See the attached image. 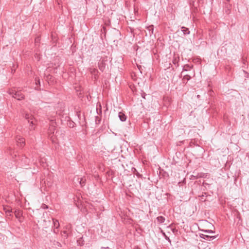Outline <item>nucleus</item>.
Masks as SVG:
<instances>
[{"label":"nucleus","instance_id":"nucleus-29","mask_svg":"<svg viewBox=\"0 0 249 249\" xmlns=\"http://www.w3.org/2000/svg\"><path fill=\"white\" fill-rule=\"evenodd\" d=\"M102 112V111H101V109L100 110V113H101Z\"/></svg>","mask_w":249,"mask_h":249},{"label":"nucleus","instance_id":"nucleus-7","mask_svg":"<svg viewBox=\"0 0 249 249\" xmlns=\"http://www.w3.org/2000/svg\"><path fill=\"white\" fill-rule=\"evenodd\" d=\"M14 213L16 218H19V219L20 218V217L22 215V212L21 210H16L14 212Z\"/></svg>","mask_w":249,"mask_h":249},{"label":"nucleus","instance_id":"nucleus-3","mask_svg":"<svg viewBox=\"0 0 249 249\" xmlns=\"http://www.w3.org/2000/svg\"><path fill=\"white\" fill-rule=\"evenodd\" d=\"M25 119L28 120L29 123H30V129H34L35 128L34 127V117L29 114H26L25 116Z\"/></svg>","mask_w":249,"mask_h":249},{"label":"nucleus","instance_id":"nucleus-14","mask_svg":"<svg viewBox=\"0 0 249 249\" xmlns=\"http://www.w3.org/2000/svg\"><path fill=\"white\" fill-rule=\"evenodd\" d=\"M4 210L5 212V213L8 215L9 214V215H11V213L12 212V209H10V208H4Z\"/></svg>","mask_w":249,"mask_h":249},{"label":"nucleus","instance_id":"nucleus-12","mask_svg":"<svg viewBox=\"0 0 249 249\" xmlns=\"http://www.w3.org/2000/svg\"><path fill=\"white\" fill-rule=\"evenodd\" d=\"M77 243L78 245L79 246H82L84 245V240H83V237H81L79 238L78 239H77Z\"/></svg>","mask_w":249,"mask_h":249},{"label":"nucleus","instance_id":"nucleus-27","mask_svg":"<svg viewBox=\"0 0 249 249\" xmlns=\"http://www.w3.org/2000/svg\"><path fill=\"white\" fill-rule=\"evenodd\" d=\"M41 182L42 184H43V182H44L45 183V180H43V179H42Z\"/></svg>","mask_w":249,"mask_h":249},{"label":"nucleus","instance_id":"nucleus-13","mask_svg":"<svg viewBox=\"0 0 249 249\" xmlns=\"http://www.w3.org/2000/svg\"><path fill=\"white\" fill-rule=\"evenodd\" d=\"M158 222L159 223H162L165 221V218L162 216H160L157 217Z\"/></svg>","mask_w":249,"mask_h":249},{"label":"nucleus","instance_id":"nucleus-1","mask_svg":"<svg viewBox=\"0 0 249 249\" xmlns=\"http://www.w3.org/2000/svg\"><path fill=\"white\" fill-rule=\"evenodd\" d=\"M7 92L12 97L18 100H21L24 98V96L19 91H16L13 89H10L8 90Z\"/></svg>","mask_w":249,"mask_h":249},{"label":"nucleus","instance_id":"nucleus-19","mask_svg":"<svg viewBox=\"0 0 249 249\" xmlns=\"http://www.w3.org/2000/svg\"><path fill=\"white\" fill-rule=\"evenodd\" d=\"M101 122V118L99 116H96L95 117V123L96 124H99Z\"/></svg>","mask_w":249,"mask_h":249},{"label":"nucleus","instance_id":"nucleus-17","mask_svg":"<svg viewBox=\"0 0 249 249\" xmlns=\"http://www.w3.org/2000/svg\"><path fill=\"white\" fill-rule=\"evenodd\" d=\"M80 178L79 177H74V178H73V181L74 182V183L75 184H77V183H79V181H80Z\"/></svg>","mask_w":249,"mask_h":249},{"label":"nucleus","instance_id":"nucleus-8","mask_svg":"<svg viewBox=\"0 0 249 249\" xmlns=\"http://www.w3.org/2000/svg\"><path fill=\"white\" fill-rule=\"evenodd\" d=\"M118 116L120 118V120L122 122L125 121L126 119V116L124 113L121 112H119L118 114Z\"/></svg>","mask_w":249,"mask_h":249},{"label":"nucleus","instance_id":"nucleus-31","mask_svg":"<svg viewBox=\"0 0 249 249\" xmlns=\"http://www.w3.org/2000/svg\"><path fill=\"white\" fill-rule=\"evenodd\" d=\"M199 95H197V98H199Z\"/></svg>","mask_w":249,"mask_h":249},{"label":"nucleus","instance_id":"nucleus-22","mask_svg":"<svg viewBox=\"0 0 249 249\" xmlns=\"http://www.w3.org/2000/svg\"><path fill=\"white\" fill-rule=\"evenodd\" d=\"M191 67L189 66V65H186L184 66L183 67V71H188V70H190L191 69Z\"/></svg>","mask_w":249,"mask_h":249},{"label":"nucleus","instance_id":"nucleus-25","mask_svg":"<svg viewBox=\"0 0 249 249\" xmlns=\"http://www.w3.org/2000/svg\"><path fill=\"white\" fill-rule=\"evenodd\" d=\"M36 85H37L38 84H40V80H39V79H38L37 80H36Z\"/></svg>","mask_w":249,"mask_h":249},{"label":"nucleus","instance_id":"nucleus-18","mask_svg":"<svg viewBox=\"0 0 249 249\" xmlns=\"http://www.w3.org/2000/svg\"><path fill=\"white\" fill-rule=\"evenodd\" d=\"M90 72L92 74L96 75L98 72V70L95 68L91 69L90 70Z\"/></svg>","mask_w":249,"mask_h":249},{"label":"nucleus","instance_id":"nucleus-4","mask_svg":"<svg viewBox=\"0 0 249 249\" xmlns=\"http://www.w3.org/2000/svg\"><path fill=\"white\" fill-rule=\"evenodd\" d=\"M51 220L52 221L53 226V232L57 233L58 232V228L59 227V223L57 220H55L53 218L51 217Z\"/></svg>","mask_w":249,"mask_h":249},{"label":"nucleus","instance_id":"nucleus-24","mask_svg":"<svg viewBox=\"0 0 249 249\" xmlns=\"http://www.w3.org/2000/svg\"><path fill=\"white\" fill-rule=\"evenodd\" d=\"M146 95V94L144 92H143L142 94V97L143 98H145V96Z\"/></svg>","mask_w":249,"mask_h":249},{"label":"nucleus","instance_id":"nucleus-2","mask_svg":"<svg viewBox=\"0 0 249 249\" xmlns=\"http://www.w3.org/2000/svg\"><path fill=\"white\" fill-rule=\"evenodd\" d=\"M107 57H102L98 62L99 69L102 72L105 70L106 67L107 65Z\"/></svg>","mask_w":249,"mask_h":249},{"label":"nucleus","instance_id":"nucleus-30","mask_svg":"<svg viewBox=\"0 0 249 249\" xmlns=\"http://www.w3.org/2000/svg\"><path fill=\"white\" fill-rule=\"evenodd\" d=\"M51 121V122H53V120H51V121Z\"/></svg>","mask_w":249,"mask_h":249},{"label":"nucleus","instance_id":"nucleus-6","mask_svg":"<svg viewBox=\"0 0 249 249\" xmlns=\"http://www.w3.org/2000/svg\"><path fill=\"white\" fill-rule=\"evenodd\" d=\"M18 145L20 147H22L25 144V140L24 138H20L17 140Z\"/></svg>","mask_w":249,"mask_h":249},{"label":"nucleus","instance_id":"nucleus-9","mask_svg":"<svg viewBox=\"0 0 249 249\" xmlns=\"http://www.w3.org/2000/svg\"><path fill=\"white\" fill-rule=\"evenodd\" d=\"M147 30L148 31L149 36H151L152 34H153L154 32V26L151 25L147 28Z\"/></svg>","mask_w":249,"mask_h":249},{"label":"nucleus","instance_id":"nucleus-28","mask_svg":"<svg viewBox=\"0 0 249 249\" xmlns=\"http://www.w3.org/2000/svg\"><path fill=\"white\" fill-rule=\"evenodd\" d=\"M43 207L44 208H47V206H46L45 204H44Z\"/></svg>","mask_w":249,"mask_h":249},{"label":"nucleus","instance_id":"nucleus-5","mask_svg":"<svg viewBox=\"0 0 249 249\" xmlns=\"http://www.w3.org/2000/svg\"><path fill=\"white\" fill-rule=\"evenodd\" d=\"M200 237L204 239L211 241L216 238V236H210L204 234H200Z\"/></svg>","mask_w":249,"mask_h":249},{"label":"nucleus","instance_id":"nucleus-21","mask_svg":"<svg viewBox=\"0 0 249 249\" xmlns=\"http://www.w3.org/2000/svg\"><path fill=\"white\" fill-rule=\"evenodd\" d=\"M202 231L205 233H213L215 232V231H214L210 230H203Z\"/></svg>","mask_w":249,"mask_h":249},{"label":"nucleus","instance_id":"nucleus-26","mask_svg":"<svg viewBox=\"0 0 249 249\" xmlns=\"http://www.w3.org/2000/svg\"><path fill=\"white\" fill-rule=\"evenodd\" d=\"M101 249H109L108 247H101Z\"/></svg>","mask_w":249,"mask_h":249},{"label":"nucleus","instance_id":"nucleus-11","mask_svg":"<svg viewBox=\"0 0 249 249\" xmlns=\"http://www.w3.org/2000/svg\"><path fill=\"white\" fill-rule=\"evenodd\" d=\"M86 179L85 177L80 178L79 181V184L81 187L84 186L86 184Z\"/></svg>","mask_w":249,"mask_h":249},{"label":"nucleus","instance_id":"nucleus-20","mask_svg":"<svg viewBox=\"0 0 249 249\" xmlns=\"http://www.w3.org/2000/svg\"><path fill=\"white\" fill-rule=\"evenodd\" d=\"M162 234H163V235L164 236V237H165V239H166V240H167V241H168L170 243H171V240L170 239L169 237H168V236L166 235V234L165 233V232H163V231H162Z\"/></svg>","mask_w":249,"mask_h":249},{"label":"nucleus","instance_id":"nucleus-10","mask_svg":"<svg viewBox=\"0 0 249 249\" xmlns=\"http://www.w3.org/2000/svg\"><path fill=\"white\" fill-rule=\"evenodd\" d=\"M181 31L183 33L184 35H189L190 33L189 29L185 27H181Z\"/></svg>","mask_w":249,"mask_h":249},{"label":"nucleus","instance_id":"nucleus-23","mask_svg":"<svg viewBox=\"0 0 249 249\" xmlns=\"http://www.w3.org/2000/svg\"><path fill=\"white\" fill-rule=\"evenodd\" d=\"M62 236H64L65 238H67V237L68 236V233L66 231H63Z\"/></svg>","mask_w":249,"mask_h":249},{"label":"nucleus","instance_id":"nucleus-16","mask_svg":"<svg viewBox=\"0 0 249 249\" xmlns=\"http://www.w3.org/2000/svg\"><path fill=\"white\" fill-rule=\"evenodd\" d=\"M191 78V77L188 75H184L183 78V80H186L187 81H189Z\"/></svg>","mask_w":249,"mask_h":249},{"label":"nucleus","instance_id":"nucleus-15","mask_svg":"<svg viewBox=\"0 0 249 249\" xmlns=\"http://www.w3.org/2000/svg\"><path fill=\"white\" fill-rule=\"evenodd\" d=\"M53 245L55 248H59L61 247V244L59 242L56 241L55 240L53 241Z\"/></svg>","mask_w":249,"mask_h":249}]
</instances>
